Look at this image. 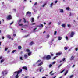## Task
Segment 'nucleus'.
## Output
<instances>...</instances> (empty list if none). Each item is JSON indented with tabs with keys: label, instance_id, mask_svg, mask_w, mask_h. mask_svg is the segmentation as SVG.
Wrapping results in <instances>:
<instances>
[{
	"label": "nucleus",
	"instance_id": "nucleus-1",
	"mask_svg": "<svg viewBox=\"0 0 78 78\" xmlns=\"http://www.w3.org/2000/svg\"><path fill=\"white\" fill-rule=\"evenodd\" d=\"M7 20H11L12 19V17L11 15H8L6 17Z\"/></svg>",
	"mask_w": 78,
	"mask_h": 78
},
{
	"label": "nucleus",
	"instance_id": "nucleus-2",
	"mask_svg": "<svg viewBox=\"0 0 78 78\" xmlns=\"http://www.w3.org/2000/svg\"><path fill=\"white\" fill-rule=\"evenodd\" d=\"M51 56L50 55H48L47 56H46V59L47 60H49L51 59Z\"/></svg>",
	"mask_w": 78,
	"mask_h": 78
},
{
	"label": "nucleus",
	"instance_id": "nucleus-3",
	"mask_svg": "<svg viewBox=\"0 0 78 78\" xmlns=\"http://www.w3.org/2000/svg\"><path fill=\"white\" fill-rule=\"evenodd\" d=\"M31 13L30 12H27L26 13V15L30 17L31 16Z\"/></svg>",
	"mask_w": 78,
	"mask_h": 78
},
{
	"label": "nucleus",
	"instance_id": "nucleus-4",
	"mask_svg": "<svg viewBox=\"0 0 78 78\" xmlns=\"http://www.w3.org/2000/svg\"><path fill=\"white\" fill-rule=\"evenodd\" d=\"M74 35H75V33L73 32H71V33L70 34V37L71 38L73 37Z\"/></svg>",
	"mask_w": 78,
	"mask_h": 78
},
{
	"label": "nucleus",
	"instance_id": "nucleus-5",
	"mask_svg": "<svg viewBox=\"0 0 78 78\" xmlns=\"http://www.w3.org/2000/svg\"><path fill=\"white\" fill-rule=\"evenodd\" d=\"M22 69H20V70L18 71H16L15 72V73H16L17 74H19L20 73L22 72Z\"/></svg>",
	"mask_w": 78,
	"mask_h": 78
},
{
	"label": "nucleus",
	"instance_id": "nucleus-6",
	"mask_svg": "<svg viewBox=\"0 0 78 78\" xmlns=\"http://www.w3.org/2000/svg\"><path fill=\"white\" fill-rule=\"evenodd\" d=\"M7 74V73L5 71H2V74L3 75V76H4L5 75H6Z\"/></svg>",
	"mask_w": 78,
	"mask_h": 78
},
{
	"label": "nucleus",
	"instance_id": "nucleus-7",
	"mask_svg": "<svg viewBox=\"0 0 78 78\" xmlns=\"http://www.w3.org/2000/svg\"><path fill=\"white\" fill-rule=\"evenodd\" d=\"M62 54V52H59L58 53H56V55H60Z\"/></svg>",
	"mask_w": 78,
	"mask_h": 78
},
{
	"label": "nucleus",
	"instance_id": "nucleus-8",
	"mask_svg": "<svg viewBox=\"0 0 78 78\" xmlns=\"http://www.w3.org/2000/svg\"><path fill=\"white\" fill-rule=\"evenodd\" d=\"M22 69H23L25 70H27V67L26 66H23L22 67Z\"/></svg>",
	"mask_w": 78,
	"mask_h": 78
},
{
	"label": "nucleus",
	"instance_id": "nucleus-9",
	"mask_svg": "<svg viewBox=\"0 0 78 78\" xmlns=\"http://www.w3.org/2000/svg\"><path fill=\"white\" fill-rule=\"evenodd\" d=\"M74 58H75V57L73 56H72L70 60H73L74 59Z\"/></svg>",
	"mask_w": 78,
	"mask_h": 78
},
{
	"label": "nucleus",
	"instance_id": "nucleus-10",
	"mask_svg": "<svg viewBox=\"0 0 78 78\" xmlns=\"http://www.w3.org/2000/svg\"><path fill=\"white\" fill-rule=\"evenodd\" d=\"M33 44H34V42L33 41H31L29 43V45L30 46H32Z\"/></svg>",
	"mask_w": 78,
	"mask_h": 78
},
{
	"label": "nucleus",
	"instance_id": "nucleus-11",
	"mask_svg": "<svg viewBox=\"0 0 78 78\" xmlns=\"http://www.w3.org/2000/svg\"><path fill=\"white\" fill-rule=\"evenodd\" d=\"M37 27H43V24H41V25H39L37 26Z\"/></svg>",
	"mask_w": 78,
	"mask_h": 78
},
{
	"label": "nucleus",
	"instance_id": "nucleus-12",
	"mask_svg": "<svg viewBox=\"0 0 78 78\" xmlns=\"http://www.w3.org/2000/svg\"><path fill=\"white\" fill-rule=\"evenodd\" d=\"M24 57L25 58H27L28 57V56L27 54H25L24 55Z\"/></svg>",
	"mask_w": 78,
	"mask_h": 78
},
{
	"label": "nucleus",
	"instance_id": "nucleus-13",
	"mask_svg": "<svg viewBox=\"0 0 78 78\" xmlns=\"http://www.w3.org/2000/svg\"><path fill=\"white\" fill-rule=\"evenodd\" d=\"M42 64H43V63L42 62H41V63H40L39 64H38V65H37V66H40L42 65Z\"/></svg>",
	"mask_w": 78,
	"mask_h": 78
},
{
	"label": "nucleus",
	"instance_id": "nucleus-14",
	"mask_svg": "<svg viewBox=\"0 0 78 78\" xmlns=\"http://www.w3.org/2000/svg\"><path fill=\"white\" fill-rule=\"evenodd\" d=\"M62 38L61 37L59 36L58 37V40L59 41H60L61 40H62Z\"/></svg>",
	"mask_w": 78,
	"mask_h": 78
},
{
	"label": "nucleus",
	"instance_id": "nucleus-15",
	"mask_svg": "<svg viewBox=\"0 0 78 78\" xmlns=\"http://www.w3.org/2000/svg\"><path fill=\"white\" fill-rule=\"evenodd\" d=\"M22 49V47L21 46H18V49L21 50Z\"/></svg>",
	"mask_w": 78,
	"mask_h": 78
},
{
	"label": "nucleus",
	"instance_id": "nucleus-16",
	"mask_svg": "<svg viewBox=\"0 0 78 78\" xmlns=\"http://www.w3.org/2000/svg\"><path fill=\"white\" fill-rule=\"evenodd\" d=\"M22 20V19H20V20H19V21H18V24H19L20 23Z\"/></svg>",
	"mask_w": 78,
	"mask_h": 78
},
{
	"label": "nucleus",
	"instance_id": "nucleus-17",
	"mask_svg": "<svg viewBox=\"0 0 78 78\" xmlns=\"http://www.w3.org/2000/svg\"><path fill=\"white\" fill-rule=\"evenodd\" d=\"M60 12H61V13L63 12V9H60Z\"/></svg>",
	"mask_w": 78,
	"mask_h": 78
},
{
	"label": "nucleus",
	"instance_id": "nucleus-18",
	"mask_svg": "<svg viewBox=\"0 0 78 78\" xmlns=\"http://www.w3.org/2000/svg\"><path fill=\"white\" fill-rule=\"evenodd\" d=\"M65 9H66V10L69 11V10H70V8L69 7L66 8Z\"/></svg>",
	"mask_w": 78,
	"mask_h": 78
},
{
	"label": "nucleus",
	"instance_id": "nucleus-19",
	"mask_svg": "<svg viewBox=\"0 0 78 78\" xmlns=\"http://www.w3.org/2000/svg\"><path fill=\"white\" fill-rule=\"evenodd\" d=\"M7 38H9V39H10L11 38V37L9 35H7Z\"/></svg>",
	"mask_w": 78,
	"mask_h": 78
},
{
	"label": "nucleus",
	"instance_id": "nucleus-20",
	"mask_svg": "<svg viewBox=\"0 0 78 78\" xmlns=\"http://www.w3.org/2000/svg\"><path fill=\"white\" fill-rule=\"evenodd\" d=\"M5 61V59H3L1 60V63H2V62H3Z\"/></svg>",
	"mask_w": 78,
	"mask_h": 78
},
{
	"label": "nucleus",
	"instance_id": "nucleus-21",
	"mask_svg": "<svg viewBox=\"0 0 78 78\" xmlns=\"http://www.w3.org/2000/svg\"><path fill=\"white\" fill-rule=\"evenodd\" d=\"M68 70H67L66 72H65V73H64V76H66L67 74V73H68Z\"/></svg>",
	"mask_w": 78,
	"mask_h": 78
},
{
	"label": "nucleus",
	"instance_id": "nucleus-22",
	"mask_svg": "<svg viewBox=\"0 0 78 78\" xmlns=\"http://www.w3.org/2000/svg\"><path fill=\"white\" fill-rule=\"evenodd\" d=\"M31 22H34V18H32Z\"/></svg>",
	"mask_w": 78,
	"mask_h": 78
},
{
	"label": "nucleus",
	"instance_id": "nucleus-23",
	"mask_svg": "<svg viewBox=\"0 0 78 78\" xmlns=\"http://www.w3.org/2000/svg\"><path fill=\"white\" fill-rule=\"evenodd\" d=\"M31 52H28V56H30L31 55Z\"/></svg>",
	"mask_w": 78,
	"mask_h": 78
},
{
	"label": "nucleus",
	"instance_id": "nucleus-24",
	"mask_svg": "<svg viewBox=\"0 0 78 78\" xmlns=\"http://www.w3.org/2000/svg\"><path fill=\"white\" fill-rule=\"evenodd\" d=\"M53 5V3H51V4H50V7L51 8H52Z\"/></svg>",
	"mask_w": 78,
	"mask_h": 78
},
{
	"label": "nucleus",
	"instance_id": "nucleus-25",
	"mask_svg": "<svg viewBox=\"0 0 78 78\" xmlns=\"http://www.w3.org/2000/svg\"><path fill=\"white\" fill-rule=\"evenodd\" d=\"M62 27H65L66 26V24H63L62 25Z\"/></svg>",
	"mask_w": 78,
	"mask_h": 78
},
{
	"label": "nucleus",
	"instance_id": "nucleus-26",
	"mask_svg": "<svg viewBox=\"0 0 78 78\" xmlns=\"http://www.w3.org/2000/svg\"><path fill=\"white\" fill-rule=\"evenodd\" d=\"M67 26L69 28L71 27V25L70 24H67Z\"/></svg>",
	"mask_w": 78,
	"mask_h": 78
},
{
	"label": "nucleus",
	"instance_id": "nucleus-27",
	"mask_svg": "<svg viewBox=\"0 0 78 78\" xmlns=\"http://www.w3.org/2000/svg\"><path fill=\"white\" fill-rule=\"evenodd\" d=\"M16 51V50H13L12 51V53H14V52Z\"/></svg>",
	"mask_w": 78,
	"mask_h": 78
},
{
	"label": "nucleus",
	"instance_id": "nucleus-28",
	"mask_svg": "<svg viewBox=\"0 0 78 78\" xmlns=\"http://www.w3.org/2000/svg\"><path fill=\"white\" fill-rule=\"evenodd\" d=\"M41 61V60L39 59L38 61H37V62H36V63L37 64V63L40 62Z\"/></svg>",
	"mask_w": 78,
	"mask_h": 78
},
{
	"label": "nucleus",
	"instance_id": "nucleus-29",
	"mask_svg": "<svg viewBox=\"0 0 78 78\" xmlns=\"http://www.w3.org/2000/svg\"><path fill=\"white\" fill-rule=\"evenodd\" d=\"M26 51H27V52H30V50L29 49H26Z\"/></svg>",
	"mask_w": 78,
	"mask_h": 78
},
{
	"label": "nucleus",
	"instance_id": "nucleus-30",
	"mask_svg": "<svg viewBox=\"0 0 78 78\" xmlns=\"http://www.w3.org/2000/svg\"><path fill=\"white\" fill-rule=\"evenodd\" d=\"M46 3H44L43 5H42V7H44V6H45V5H46Z\"/></svg>",
	"mask_w": 78,
	"mask_h": 78
},
{
	"label": "nucleus",
	"instance_id": "nucleus-31",
	"mask_svg": "<svg viewBox=\"0 0 78 78\" xmlns=\"http://www.w3.org/2000/svg\"><path fill=\"white\" fill-rule=\"evenodd\" d=\"M23 20H24V22L25 23H26V20L25 18H23Z\"/></svg>",
	"mask_w": 78,
	"mask_h": 78
},
{
	"label": "nucleus",
	"instance_id": "nucleus-32",
	"mask_svg": "<svg viewBox=\"0 0 78 78\" xmlns=\"http://www.w3.org/2000/svg\"><path fill=\"white\" fill-rule=\"evenodd\" d=\"M56 33H57V31H55L54 33V35H56Z\"/></svg>",
	"mask_w": 78,
	"mask_h": 78
},
{
	"label": "nucleus",
	"instance_id": "nucleus-33",
	"mask_svg": "<svg viewBox=\"0 0 78 78\" xmlns=\"http://www.w3.org/2000/svg\"><path fill=\"white\" fill-rule=\"evenodd\" d=\"M62 61H64L66 60V58H64L62 59Z\"/></svg>",
	"mask_w": 78,
	"mask_h": 78
},
{
	"label": "nucleus",
	"instance_id": "nucleus-34",
	"mask_svg": "<svg viewBox=\"0 0 78 78\" xmlns=\"http://www.w3.org/2000/svg\"><path fill=\"white\" fill-rule=\"evenodd\" d=\"M18 74H16V78H18Z\"/></svg>",
	"mask_w": 78,
	"mask_h": 78
},
{
	"label": "nucleus",
	"instance_id": "nucleus-35",
	"mask_svg": "<svg viewBox=\"0 0 78 78\" xmlns=\"http://www.w3.org/2000/svg\"><path fill=\"white\" fill-rule=\"evenodd\" d=\"M52 65H51V64H50L49 65V68H51L52 67Z\"/></svg>",
	"mask_w": 78,
	"mask_h": 78
},
{
	"label": "nucleus",
	"instance_id": "nucleus-36",
	"mask_svg": "<svg viewBox=\"0 0 78 78\" xmlns=\"http://www.w3.org/2000/svg\"><path fill=\"white\" fill-rule=\"evenodd\" d=\"M73 75H71V76H70V78H73Z\"/></svg>",
	"mask_w": 78,
	"mask_h": 78
},
{
	"label": "nucleus",
	"instance_id": "nucleus-37",
	"mask_svg": "<svg viewBox=\"0 0 78 78\" xmlns=\"http://www.w3.org/2000/svg\"><path fill=\"white\" fill-rule=\"evenodd\" d=\"M64 50H66L68 49V48H67L66 47H64Z\"/></svg>",
	"mask_w": 78,
	"mask_h": 78
},
{
	"label": "nucleus",
	"instance_id": "nucleus-38",
	"mask_svg": "<svg viewBox=\"0 0 78 78\" xmlns=\"http://www.w3.org/2000/svg\"><path fill=\"white\" fill-rule=\"evenodd\" d=\"M65 38H66V39L67 40H68V37H67V36H66L65 37Z\"/></svg>",
	"mask_w": 78,
	"mask_h": 78
},
{
	"label": "nucleus",
	"instance_id": "nucleus-39",
	"mask_svg": "<svg viewBox=\"0 0 78 78\" xmlns=\"http://www.w3.org/2000/svg\"><path fill=\"white\" fill-rule=\"evenodd\" d=\"M62 65V64H60V65L58 66V68H59Z\"/></svg>",
	"mask_w": 78,
	"mask_h": 78
},
{
	"label": "nucleus",
	"instance_id": "nucleus-40",
	"mask_svg": "<svg viewBox=\"0 0 78 78\" xmlns=\"http://www.w3.org/2000/svg\"><path fill=\"white\" fill-rule=\"evenodd\" d=\"M20 60H23V58L22 57H20Z\"/></svg>",
	"mask_w": 78,
	"mask_h": 78
},
{
	"label": "nucleus",
	"instance_id": "nucleus-41",
	"mask_svg": "<svg viewBox=\"0 0 78 78\" xmlns=\"http://www.w3.org/2000/svg\"><path fill=\"white\" fill-rule=\"evenodd\" d=\"M65 70L64 69V70H63L62 71H61V73H63V72Z\"/></svg>",
	"mask_w": 78,
	"mask_h": 78
},
{
	"label": "nucleus",
	"instance_id": "nucleus-42",
	"mask_svg": "<svg viewBox=\"0 0 78 78\" xmlns=\"http://www.w3.org/2000/svg\"><path fill=\"white\" fill-rule=\"evenodd\" d=\"M49 37H50V36H49V35L48 34L47 35V38H49Z\"/></svg>",
	"mask_w": 78,
	"mask_h": 78
},
{
	"label": "nucleus",
	"instance_id": "nucleus-43",
	"mask_svg": "<svg viewBox=\"0 0 78 78\" xmlns=\"http://www.w3.org/2000/svg\"><path fill=\"white\" fill-rule=\"evenodd\" d=\"M5 51H7V50H8V48H5Z\"/></svg>",
	"mask_w": 78,
	"mask_h": 78
},
{
	"label": "nucleus",
	"instance_id": "nucleus-44",
	"mask_svg": "<svg viewBox=\"0 0 78 78\" xmlns=\"http://www.w3.org/2000/svg\"><path fill=\"white\" fill-rule=\"evenodd\" d=\"M29 35H30L29 34L27 35H26L25 36V37H28Z\"/></svg>",
	"mask_w": 78,
	"mask_h": 78
},
{
	"label": "nucleus",
	"instance_id": "nucleus-45",
	"mask_svg": "<svg viewBox=\"0 0 78 78\" xmlns=\"http://www.w3.org/2000/svg\"><path fill=\"white\" fill-rule=\"evenodd\" d=\"M57 2H58V1L56 0V1H55V4L57 3Z\"/></svg>",
	"mask_w": 78,
	"mask_h": 78
},
{
	"label": "nucleus",
	"instance_id": "nucleus-46",
	"mask_svg": "<svg viewBox=\"0 0 78 78\" xmlns=\"http://www.w3.org/2000/svg\"><path fill=\"white\" fill-rule=\"evenodd\" d=\"M56 57H53V58H52V59L54 60V59L56 58Z\"/></svg>",
	"mask_w": 78,
	"mask_h": 78
},
{
	"label": "nucleus",
	"instance_id": "nucleus-47",
	"mask_svg": "<svg viewBox=\"0 0 78 78\" xmlns=\"http://www.w3.org/2000/svg\"><path fill=\"white\" fill-rule=\"evenodd\" d=\"M37 27H36V28H35V29H34V32H35V30H36L37 29Z\"/></svg>",
	"mask_w": 78,
	"mask_h": 78
},
{
	"label": "nucleus",
	"instance_id": "nucleus-48",
	"mask_svg": "<svg viewBox=\"0 0 78 78\" xmlns=\"http://www.w3.org/2000/svg\"><path fill=\"white\" fill-rule=\"evenodd\" d=\"M22 25H23V24H19V26H22Z\"/></svg>",
	"mask_w": 78,
	"mask_h": 78
},
{
	"label": "nucleus",
	"instance_id": "nucleus-49",
	"mask_svg": "<svg viewBox=\"0 0 78 78\" xmlns=\"http://www.w3.org/2000/svg\"><path fill=\"white\" fill-rule=\"evenodd\" d=\"M13 37H16V34H13Z\"/></svg>",
	"mask_w": 78,
	"mask_h": 78
},
{
	"label": "nucleus",
	"instance_id": "nucleus-50",
	"mask_svg": "<svg viewBox=\"0 0 78 78\" xmlns=\"http://www.w3.org/2000/svg\"><path fill=\"white\" fill-rule=\"evenodd\" d=\"M56 63V62H53V63H52V64H55Z\"/></svg>",
	"mask_w": 78,
	"mask_h": 78
},
{
	"label": "nucleus",
	"instance_id": "nucleus-51",
	"mask_svg": "<svg viewBox=\"0 0 78 78\" xmlns=\"http://www.w3.org/2000/svg\"><path fill=\"white\" fill-rule=\"evenodd\" d=\"M35 23H33L32 24H31V25H35Z\"/></svg>",
	"mask_w": 78,
	"mask_h": 78
},
{
	"label": "nucleus",
	"instance_id": "nucleus-52",
	"mask_svg": "<svg viewBox=\"0 0 78 78\" xmlns=\"http://www.w3.org/2000/svg\"><path fill=\"white\" fill-rule=\"evenodd\" d=\"M53 55H54L53 54H52V53L51 54V56H53Z\"/></svg>",
	"mask_w": 78,
	"mask_h": 78
},
{
	"label": "nucleus",
	"instance_id": "nucleus-53",
	"mask_svg": "<svg viewBox=\"0 0 78 78\" xmlns=\"http://www.w3.org/2000/svg\"><path fill=\"white\" fill-rule=\"evenodd\" d=\"M10 51L9 50H8V51L7 52V53H9V52H10Z\"/></svg>",
	"mask_w": 78,
	"mask_h": 78
},
{
	"label": "nucleus",
	"instance_id": "nucleus-54",
	"mask_svg": "<svg viewBox=\"0 0 78 78\" xmlns=\"http://www.w3.org/2000/svg\"><path fill=\"white\" fill-rule=\"evenodd\" d=\"M78 50V48H76V51H77Z\"/></svg>",
	"mask_w": 78,
	"mask_h": 78
},
{
	"label": "nucleus",
	"instance_id": "nucleus-55",
	"mask_svg": "<svg viewBox=\"0 0 78 78\" xmlns=\"http://www.w3.org/2000/svg\"><path fill=\"white\" fill-rule=\"evenodd\" d=\"M37 4V3L36 2L35 3V4H34V5H36Z\"/></svg>",
	"mask_w": 78,
	"mask_h": 78
},
{
	"label": "nucleus",
	"instance_id": "nucleus-56",
	"mask_svg": "<svg viewBox=\"0 0 78 78\" xmlns=\"http://www.w3.org/2000/svg\"><path fill=\"white\" fill-rule=\"evenodd\" d=\"M52 73V71H51V72H50V73H49V74H51Z\"/></svg>",
	"mask_w": 78,
	"mask_h": 78
},
{
	"label": "nucleus",
	"instance_id": "nucleus-57",
	"mask_svg": "<svg viewBox=\"0 0 78 78\" xmlns=\"http://www.w3.org/2000/svg\"><path fill=\"white\" fill-rule=\"evenodd\" d=\"M5 39V37H2V39Z\"/></svg>",
	"mask_w": 78,
	"mask_h": 78
},
{
	"label": "nucleus",
	"instance_id": "nucleus-58",
	"mask_svg": "<svg viewBox=\"0 0 78 78\" xmlns=\"http://www.w3.org/2000/svg\"><path fill=\"white\" fill-rule=\"evenodd\" d=\"M62 62V61L61 60L60 61V63H61Z\"/></svg>",
	"mask_w": 78,
	"mask_h": 78
},
{
	"label": "nucleus",
	"instance_id": "nucleus-59",
	"mask_svg": "<svg viewBox=\"0 0 78 78\" xmlns=\"http://www.w3.org/2000/svg\"><path fill=\"white\" fill-rule=\"evenodd\" d=\"M51 22H50V23H49V24H48V25H50V24H51Z\"/></svg>",
	"mask_w": 78,
	"mask_h": 78
},
{
	"label": "nucleus",
	"instance_id": "nucleus-60",
	"mask_svg": "<svg viewBox=\"0 0 78 78\" xmlns=\"http://www.w3.org/2000/svg\"><path fill=\"white\" fill-rule=\"evenodd\" d=\"M75 65H73V66L72 67H75Z\"/></svg>",
	"mask_w": 78,
	"mask_h": 78
},
{
	"label": "nucleus",
	"instance_id": "nucleus-61",
	"mask_svg": "<svg viewBox=\"0 0 78 78\" xmlns=\"http://www.w3.org/2000/svg\"><path fill=\"white\" fill-rule=\"evenodd\" d=\"M44 25H46V23H45V22H44Z\"/></svg>",
	"mask_w": 78,
	"mask_h": 78
},
{
	"label": "nucleus",
	"instance_id": "nucleus-62",
	"mask_svg": "<svg viewBox=\"0 0 78 78\" xmlns=\"http://www.w3.org/2000/svg\"><path fill=\"white\" fill-rule=\"evenodd\" d=\"M13 23V22L11 23V24H10V25H12Z\"/></svg>",
	"mask_w": 78,
	"mask_h": 78
},
{
	"label": "nucleus",
	"instance_id": "nucleus-63",
	"mask_svg": "<svg viewBox=\"0 0 78 78\" xmlns=\"http://www.w3.org/2000/svg\"><path fill=\"white\" fill-rule=\"evenodd\" d=\"M25 78H27V76H25Z\"/></svg>",
	"mask_w": 78,
	"mask_h": 78
},
{
	"label": "nucleus",
	"instance_id": "nucleus-64",
	"mask_svg": "<svg viewBox=\"0 0 78 78\" xmlns=\"http://www.w3.org/2000/svg\"><path fill=\"white\" fill-rule=\"evenodd\" d=\"M42 78H46L45 77H42Z\"/></svg>",
	"mask_w": 78,
	"mask_h": 78
}]
</instances>
